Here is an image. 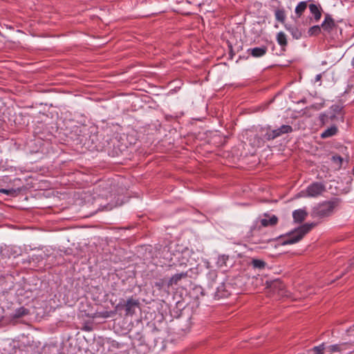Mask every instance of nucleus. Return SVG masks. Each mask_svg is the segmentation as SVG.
<instances>
[{"label": "nucleus", "mask_w": 354, "mask_h": 354, "mask_svg": "<svg viewBox=\"0 0 354 354\" xmlns=\"http://www.w3.org/2000/svg\"><path fill=\"white\" fill-rule=\"evenodd\" d=\"M93 196L92 198V205H93V213H96L99 210H111L113 207L119 206L122 204V202L116 201L115 204L106 203L108 197H112L109 189L106 187V184L102 182L94 189Z\"/></svg>", "instance_id": "obj_1"}, {"label": "nucleus", "mask_w": 354, "mask_h": 354, "mask_svg": "<svg viewBox=\"0 0 354 354\" xmlns=\"http://www.w3.org/2000/svg\"><path fill=\"white\" fill-rule=\"evenodd\" d=\"M313 224L306 223L301 227H298L295 232H293L288 238L283 241V245L294 244L299 241L304 236L307 234L313 227Z\"/></svg>", "instance_id": "obj_2"}, {"label": "nucleus", "mask_w": 354, "mask_h": 354, "mask_svg": "<svg viewBox=\"0 0 354 354\" xmlns=\"http://www.w3.org/2000/svg\"><path fill=\"white\" fill-rule=\"evenodd\" d=\"M351 348V344L348 343H342L339 344H335L331 345L328 347L326 351H325V353H332L334 352H343L346 350H350ZM315 351L316 352V354H324V346L323 345H321L319 346H316L314 348Z\"/></svg>", "instance_id": "obj_3"}, {"label": "nucleus", "mask_w": 354, "mask_h": 354, "mask_svg": "<svg viewBox=\"0 0 354 354\" xmlns=\"http://www.w3.org/2000/svg\"><path fill=\"white\" fill-rule=\"evenodd\" d=\"M325 186L321 183H314L310 185L304 192V196L317 197L325 192Z\"/></svg>", "instance_id": "obj_4"}, {"label": "nucleus", "mask_w": 354, "mask_h": 354, "mask_svg": "<svg viewBox=\"0 0 354 354\" xmlns=\"http://www.w3.org/2000/svg\"><path fill=\"white\" fill-rule=\"evenodd\" d=\"M292 128L290 125H282L280 128L268 131L265 137L268 140H273L284 133H291Z\"/></svg>", "instance_id": "obj_5"}, {"label": "nucleus", "mask_w": 354, "mask_h": 354, "mask_svg": "<svg viewBox=\"0 0 354 354\" xmlns=\"http://www.w3.org/2000/svg\"><path fill=\"white\" fill-rule=\"evenodd\" d=\"M139 301L132 297L129 298L124 305L127 315H133L136 313V309L139 308Z\"/></svg>", "instance_id": "obj_6"}, {"label": "nucleus", "mask_w": 354, "mask_h": 354, "mask_svg": "<svg viewBox=\"0 0 354 354\" xmlns=\"http://www.w3.org/2000/svg\"><path fill=\"white\" fill-rule=\"evenodd\" d=\"M268 48L265 46L249 48L248 52L254 57H261L266 54Z\"/></svg>", "instance_id": "obj_7"}, {"label": "nucleus", "mask_w": 354, "mask_h": 354, "mask_svg": "<svg viewBox=\"0 0 354 354\" xmlns=\"http://www.w3.org/2000/svg\"><path fill=\"white\" fill-rule=\"evenodd\" d=\"M335 21L329 15H326L325 19L322 22L321 27L326 31L330 32L335 27Z\"/></svg>", "instance_id": "obj_8"}, {"label": "nucleus", "mask_w": 354, "mask_h": 354, "mask_svg": "<svg viewBox=\"0 0 354 354\" xmlns=\"http://www.w3.org/2000/svg\"><path fill=\"white\" fill-rule=\"evenodd\" d=\"M187 277V272H181L173 275L169 280L167 286L168 287L173 285H177L178 282L182 279Z\"/></svg>", "instance_id": "obj_9"}, {"label": "nucleus", "mask_w": 354, "mask_h": 354, "mask_svg": "<svg viewBox=\"0 0 354 354\" xmlns=\"http://www.w3.org/2000/svg\"><path fill=\"white\" fill-rule=\"evenodd\" d=\"M309 9L311 14L314 16L315 20L318 21L322 17L321 6L312 3L309 5Z\"/></svg>", "instance_id": "obj_10"}, {"label": "nucleus", "mask_w": 354, "mask_h": 354, "mask_svg": "<svg viewBox=\"0 0 354 354\" xmlns=\"http://www.w3.org/2000/svg\"><path fill=\"white\" fill-rule=\"evenodd\" d=\"M277 221L278 218L274 215L270 217L266 216L265 218L261 219V224L263 227L273 226L277 223Z\"/></svg>", "instance_id": "obj_11"}, {"label": "nucleus", "mask_w": 354, "mask_h": 354, "mask_svg": "<svg viewBox=\"0 0 354 354\" xmlns=\"http://www.w3.org/2000/svg\"><path fill=\"white\" fill-rule=\"evenodd\" d=\"M307 216V212L304 209H297L295 210L292 213V216L296 222H302Z\"/></svg>", "instance_id": "obj_12"}, {"label": "nucleus", "mask_w": 354, "mask_h": 354, "mask_svg": "<svg viewBox=\"0 0 354 354\" xmlns=\"http://www.w3.org/2000/svg\"><path fill=\"white\" fill-rule=\"evenodd\" d=\"M337 133V128L335 125H333L330 127L326 129L321 133L322 138H327L335 136Z\"/></svg>", "instance_id": "obj_13"}, {"label": "nucleus", "mask_w": 354, "mask_h": 354, "mask_svg": "<svg viewBox=\"0 0 354 354\" xmlns=\"http://www.w3.org/2000/svg\"><path fill=\"white\" fill-rule=\"evenodd\" d=\"M307 2L306 1H301L298 3V5L295 8V14L297 17H300L304 12L307 8Z\"/></svg>", "instance_id": "obj_14"}, {"label": "nucleus", "mask_w": 354, "mask_h": 354, "mask_svg": "<svg viewBox=\"0 0 354 354\" xmlns=\"http://www.w3.org/2000/svg\"><path fill=\"white\" fill-rule=\"evenodd\" d=\"M29 314V310L24 308V307H20L15 310V313L13 315V318H20L21 317H24L25 315H27Z\"/></svg>", "instance_id": "obj_15"}, {"label": "nucleus", "mask_w": 354, "mask_h": 354, "mask_svg": "<svg viewBox=\"0 0 354 354\" xmlns=\"http://www.w3.org/2000/svg\"><path fill=\"white\" fill-rule=\"evenodd\" d=\"M277 43L281 46V47H285L286 46L288 42H287V38H286V35L284 32H278L277 35Z\"/></svg>", "instance_id": "obj_16"}, {"label": "nucleus", "mask_w": 354, "mask_h": 354, "mask_svg": "<svg viewBox=\"0 0 354 354\" xmlns=\"http://www.w3.org/2000/svg\"><path fill=\"white\" fill-rule=\"evenodd\" d=\"M252 265L255 268L262 269L266 266V263L260 259H253L252 261Z\"/></svg>", "instance_id": "obj_17"}, {"label": "nucleus", "mask_w": 354, "mask_h": 354, "mask_svg": "<svg viewBox=\"0 0 354 354\" xmlns=\"http://www.w3.org/2000/svg\"><path fill=\"white\" fill-rule=\"evenodd\" d=\"M321 28L322 27L319 26H314L311 27L308 30L309 35H318L321 32Z\"/></svg>", "instance_id": "obj_18"}, {"label": "nucleus", "mask_w": 354, "mask_h": 354, "mask_svg": "<svg viewBox=\"0 0 354 354\" xmlns=\"http://www.w3.org/2000/svg\"><path fill=\"white\" fill-rule=\"evenodd\" d=\"M332 161L339 168L342 166L343 158L339 156H333L332 157Z\"/></svg>", "instance_id": "obj_19"}, {"label": "nucleus", "mask_w": 354, "mask_h": 354, "mask_svg": "<svg viewBox=\"0 0 354 354\" xmlns=\"http://www.w3.org/2000/svg\"><path fill=\"white\" fill-rule=\"evenodd\" d=\"M276 19L281 22L285 19L284 13L282 11L278 10L275 13Z\"/></svg>", "instance_id": "obj_20"}, {"label": "nucleus", "mask_w": 354, "mask_h": 354, "mask_svg": "<svg viewBox=\"0 0 354 354\" xmlns=\"http://www.w3.org/2000/svg\"><path fill=\"white\" fill-rule=\"evenodd\" d=\"M291 33L293 36V37L296 39L300 38L301 34V32L297 29V28H292L291 30Z\"/></svg>", "instance_id": "obj_21"}, {"label": "nucleus", "mask_w": 354, "mask_h": 354, "mask_svg": "<svg viewBox=\"0 0 354 354\" xmlns=\"http://www.w3.org/2000/svg\"><path fill=\"white\" fill-rule=\"evenodd\" d=\"M320 121L322 122V124H325L328 122V118L326 115L322 114L319 117Z\"/></svg>", "instance_id": "obj_22"}, {"label": "nucleus", "mask_w": 354, "mask_h": 354, "mask_svg": "<svg viewBox=\"0 0 354 354\" xmlns=\"http://www.w3.org/2000/svg\"><path fill=\"white\" fill-rule=\"evenodd\" d=\"M156 286L158 287L159 289H161L162 286H163V281H159V282H156Z\"/></svg>", "instance_id": "obj_23"}, {"label": "nucleus", "mask_w": 354, "mask_h": 354, "mask_svg": "<svg viewBox=\"0 0 354 354\" xmlns=\"http://www.w3.org/2000/svg\"><path fill=\"white\" fill-rule=\"evenodd\" d=\"M0 192L3 193V194H9V193L10 192V190H8V189H0Z\"/></svg>", "instance_id": "obj_24"}, {"label": "nucleus", "mask_w": 354, "mask_h": 354, "mask_svg": "<svg viewBox=\"0 0 354 354\" xmlns=\"http://www.w3.org/2000/svg\"><path fill=\"white\" fill-rule=\"evenodd\" d=\"M321 78H322V75L321 74L317 75L316 77H315V82L320 81Z\"/></svg>", "instance_id": "obj_25"}, {"label": "nucleus", "mask_w": 354, "mask_h": 354, "mask_svg": "<svg viewBox=\"0 0 354 354\" xmlns=\"http://www.w3.org/2000/svg\"><path fill=\"white\" fill-rule=\"evenodd\" d=\"M328 209H332L333 206V204L330 203H328L327 204L325 205Z\"/></svg>", "instance_id": "obj_26"}, {"label": "nucleus", "mask_w": 354, "mask_h": 354, "mask_svg": "<svg viewBox=\"0 0 354 354\" xmlns=\"http://www.w3.org/2000/svg\"><path fill=\"white\" fill-rule=\"evenodd\" d=\"M352 65H353V66L354 67V57H353V59H352Z\"/></svg>", "instance_id": "obj_27"}, {"label": "nucleus", "mask_w": 354, "mask_h": 354, "mask_svg": "<svg viewBox=\"0 0 354 354\" xmlns=\"http://www.w3.org/2000/svg\"><path fill=\"white\" fill-rule=\"evenodd\" d=\"M351 265H352V266H353V265H354V258H353V261H352V263H351Z\"/></svg>", "instance_id": "obj_28"}, {"label": "nucleus", "mask_w": 354, "mask_h": 354, "mask_svg": "<svg viewBox=\"0 0 354 354\" xmlns=\"http://www.w3.org/2000/svg\"><path fill=\"white\" fill-rule=\"evenodd\" d=\"M353 174H354V167H353Z\"/></svg>", "instance_id": "obj_29"}]
</instances>
